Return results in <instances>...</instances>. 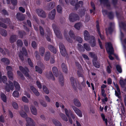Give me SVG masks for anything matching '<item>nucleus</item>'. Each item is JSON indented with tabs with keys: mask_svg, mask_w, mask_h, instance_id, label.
I'll list each match as a JSON object with an SVG mask.
<instances>
[{
	"mask_svg": "<svg viewBox=\"0 0 126 126\" xmlns=\"http://www.w3.org/2000/svg\"><path fill=\"white\" fill-rule=\"evenodd\" d=\"M52 71L54 75L56 77H57L59 74V80L60 83L62 86L63 84V75L61 73L58 72L57 68L56 67H54L52 69Z\"/></svg>",
	"mask_w": 126,
	"mask_h": 126,
	"instance_id": "obj_1",
	"label": "nucleus"
},
{
	"mask_svg": "<svg viewBox=\"0 0 126 126\" xmlns=\"http://www.w3.org/2000/svg\"><path fill=\"white\" fill-rule=\"evenodd\" d=\"M105 47L108 53L109 54V57L111 60H113V58L111 55L113 54V49L111 44L110 43H107L106 44Z\"/></svg>",
	"mask_w": 126,
	"mask_h": 126,
	"instance_id": "obj_2",
	"label": "nucleus"
},
{
	"mask_svg": "<svg viewBox=\"0 0 126 126\" xmlns=\"http://www.w3.org/2000/svg\"><path fill=\"white\" fill-rule=\"evenodd\" d=\"M70 82L71 85L73 88L75 90L78 88L81 90V87L78 81H76L73 77L70 78Z\"/></svg>",
	"mask_w": 126,
	"mask_h": 126,
	"instance_id": "obj_3",
	"label": "nucleus"
},
{
	"mask_svg": "<svg viewBox=\"0 0 126 126\" xmlns=\"http://www.w3.org/2000/svg\"><path fill=\"white\" fill-rule=\"evenodd\" d=\"M69 19L70 22H74L76 21L79 20V17L77 15L72 13L69 15Z\"/></svg>",
	"mask_w": 126,
	"mask_h": 126,
	"instance_id": "obj_4",
	"label": "nucleus"
},
{
	"mask_svg": "<svg viewBox=\"0 0 126 126\" xmlns=\"http://www.w3.org/2000/svg\"><path fill=\"white\" fill-rule=\"evenodd\" d=\"M19 68L20 70L23 72L27 78L30 79L31 78V77L28 73L29 71L27 68L25 67L24 68L21 66H19Z\"/></svg>",
	"mask_w": 126,
	"mask_h": 126,
	"instance_id": "obj_5",
	"label": "nucleus"
},
{
	"mask_svg": "<svg viewBox=\"0 0 126 126\" xmlns=\"http://www.w3.org/2000/svg\"><path fill=\"white\" fill-rule=\"evenodd\" d=\"M119 27L120 28V39L122 41L123 37L124 36L121 30L122 29H123L124 30H125L126 31V25L125 23L123 22H119Z\"/></svg>",
	"mask_w": 126,
	"mask_h": 126,
	"instance_id": "obj_6",
	"label": "nucleus"
},
{
	"mask_svg": "<svg viewBox=\"0 0 126 126\" xmlns=\"http://www.w3.org/2000/svg\"><path fill=\"white\" fill-rule=\"evenodd\" d=\"M52 27L56 36L58 38H60L62 35L60 31L59 30L58 27L55 24L52 25Z\"/></svg>",
	"mask_w": 126,
	"mask_h": 126,
	"instance_id": "obj_7",
	"label": "nucleus"
},
{
	"mask_svg": "<svg viewBox=\"0 0 126 126\" xmlns=\"http://www.w3.org/2000/svg\"><path fill=\"white\" fill-rule=\"evenodd\" d=\"M14 88V87L12 82L10 81H9V84H6L5 89L7 92H9L10 91V89L11 90H13Z\"/></svg>",
	"mask_w": 126,
	"mask_h": 126,
	"instance_id": "obj_8",
	"label": "nucleus"
},
{
	"mask_svg": "<svg viewBox=\"0 0 126 126\" xmlns=\"http://www.w3.org/2000/svg\"><path fill=\"white\" fill-rule=\"evenodd\" d=\"M36 12L39 16L44 18L46 17V14L43 10L40 9H38L36 10Z\"/></svg>",
	"mask_w": 126,
	"mask_h": 126,
	"instance_id": "obj_9",
	"label": "nucleus"
},
{
	"mask_svg": "<svg viewBox=\"0 0 126 126\" xmlns=\"http://www.w3.org/2000/svg\"><path fill=\"white\" fill-rule=\"evenodd\" d=\"M59 46L61 54L63 56H65L66 54V52L64 46L62 43H60Z\"/></svg>",
	"mask_w": 126,
	"mask_h": 126,
	"instance_id": "obj_10",
	"label": "nucleus"
},
{
	"mask_svg": "<svg viewBox=\"0 0 126 126\" xmlns=\"http://www.w3.org/2000/svg\"><path fill=\"white\" fill-rule=\"evenodd\" d=\"M89 55L90 56L93 58V61L94 65L97 67H98L99 65L98 63L97 64V65H95L96 62L95 61L97 60V57L95 55L94 53L91 52L89 53Z\"/></svg>",
	"mask_w": 126,
	"mask_h": 126,
	"instance_id": "obj_11",
	"label": "nucleus"
},
{
	"mask_svg": "<svg viewBox=\"0 0 126 126\" xmlns=\"http://www.w3.org/2000/svg\"><path fill=\"white\" fill-rule=\"evenodd\" d=\"M26 119L27 122L26 126H35V123L32 119L27 117Z\"/></svg>",
	"mask_w": 126,
	"mask_h": 126,
	"instance_id": "obj_12",
	"label": "nucleus"
},
{
	"mask_svg": "<svg viewBox=\"0 0 126 126\" xmlns=\"http://www.w3.org/2000/svg\"><path fill=\"white\" fill-rule=\"evenodd\" d=\"M114 23H110V27L106 29V33L107 34L112 32L114 29Z\"/></svg>",
	"mask_w": 126,
	"mask_h": 126,
	"instance_id": "obj_13",
	"label": "nucleus"
},
{
	"mask_svg": "<svg viewBox=\"0 0 126 126\" xmlns=\"http://www.w3.org/2000/svg\"><path fill=\"white\" fill-rule=\"evenodd\" d=\"M72 108L76 113L79 117H81L83 115L82 112L79 109L74 106H72Z\"/></svg>",
	"mask_w": 126,
	"mask_h": 126,
	"instance_id": "obj_14",
	"label": "nucleus"
},
{
	"mask_svg": "<svg viewBox=\"0 0 126 126\" xmlns=\"http://www.w3.org/2000/svg\"><path fill=\"white\" fill-rule=\"evenodd\" d=\"M89 43L92 47H94L96 46V42L95 38L93 36H91L89 39Z\"/></svg>",
	"mask_w": 126,
	"mask_h": 126,
	"instance_id": "obj_15",
	"label": "nucleus"
},
{
	"mask_svg": "<svg viewBox=\"0 0 126 126\" xmlns=\"http://www.w3.org/2000/svg\"><path fill=\"white\" fill-rule=\"evenodd\" d=\"M114 85L115 87L116 88L117 91H115V94L116 96H117L119 99L121 98V96L120 95L121 93L119 88L117 84H115L114 83Z\"/></svg>",
	"mask_w": 126,
	"mask_h": 126,
	"instance_id": "obj_16",
	"label": "nucleus"
},
{
	"mask_svg": "<svg viewBox=\"0 0 126 126\" xmlns=\"http://www.w3.org/2000/svg\"><path fill=\"white\" fill-rule=\"evenodd\" d=\"M84 40L86 41H88L91 38V36H90L89 32L86 30H85L84 32Z\"/></svg>",
	"mask_w": 126,
	"mask_h": 126,
	"instance_id": "obj_17",
	"label": "nucleus"
},
{
	"mask_svg": "<svg viewBox=\"0 0 126 126\" xmlns=\"http://www.w3.org/2000/svg\"><path fill=\"white\" fill-rule=\"evenodd\" d=\"M22 50L23 53L21 51V53L19 54V56L22 61H23L24 60V58L23 56V54H24L25 55H27V51L25 48L24 47H22Z\"/></svg>",
	"mask_w": 126,
	"mask_h": 126,
	"instance_id": "obj_18",
	"label": "nucleus"
},
{
	"mask_svg": "<svg viewBox=\"0 0 126 126\" xmlns=\"http://www.w3.org/2000/svg\"><path fill=\"white\" fill-rule=\"evenodd\" d=\"M102 12L104 15H108L109 18L110 19H112L113 17V14L112 12H109L108 13L107 11L106 10H103Z\"/></svg>",
	"mask_w": 126,
	"mask_h": 126,
	"instance_id": "obj_19",
	"label": "nucleus"
},
{
	"mask_svg": "<svg viewBox=\"0 0 126 126\" xmlns=\"http://www.w3.org/2000/svg\"><path fill=\"white\" fill-rule=\"evenodd\" d=\"M31 111L33 114L36 115L37 114V110L35 107L33 106H31L30 107Z\"/></svg>",
	"mask_w": 126,
	"mask_h": 126,
	"instance_id": "obj_20",
	"label": "nucleus"
},
{
	"mask_svg": "<svg viewBox=\"0 0 126 126\" xmlns=\"http://www.w3.org/2000/svg\"><path fill=\"white\" fill-rule=\"evenodd\" d=\"M56 11L55 9L52 11L48 15V17L51 19H54L55 14Z\"/></svg>",
	"mask_w": 126,
	"mask_h": 126,
	"instance_id": "obj_21",
	"label": "nucleus"
},
{
	"mask_svg": "<svg viewBox=\"0 0 126 126\" xmlns=\"http://www.w3.org/2000/svg\"><path fill=\"white\" fill-rule=\"evenodd\" d=\"M51 57L50 53L49 51H47L45 53L44 60L45 61H47L49 60Z\"/></svg>",
	"mask_w": 126,
	"mask_h": 126,
	"instance_id": "obj_22",
	"label": "nucleus"
},
{
	"mask_svg": "<svg viewBox=\"0 0 126 126\" xmlns=\"http://www.w3.org/2000/svg\"><path fill=\"white\" fill-rule=\"evenodd\" d=\"M55 3L54 2H51L48 3L47 6V9L48 10L54 8L55 6Z\"/></svg>",
	"mask_w": 126,
	"mask_h": 126,
	"instance_id": "obj_23",
	"label": "nucleus"
},
{
	"mask_svg": "<svg viewBox=\"0 0 126 126\" xmlns=\"http://www.w3.org/2000/svg\"><path fill=\"white\" fill-rule=\"evenodd\" d=\"M16 17L18 20L20 21L23 20L24 19L23 14L19 13L17 14Z\"/></svg>",
	"mask_w": 126,
	"mask_h": 126,
	"instance_id": "obj_24",
	"label": "nucleus"
},
{
	"mask_svg": "<svg viewBox=\"0 0 126 126\" xmlns=\"http://www.w3.org/2000/svg\"><path fill=\"white\" fill-rule=\"evenodd\" d=\"M30 88L31 90L32 91L35 95L37 96H39V95L40 94L38 91L33 86H31L30 87Z\"/></svg>",
	"mask_w": 126,
	"mask_h": 126,
	"instance_id": "obj_25",
	"label": "nucleus"
},
{
	"mask_svg": "<svg viewBox=\"0 0 126 126\" xmlns=\"http://www.w3.org/2000/svg\"><path fill=\"white\" fill-rule=\"evenodd\" d=\"M1 73L0 72V82H3L4 83H5L7 81V78L5 76L1 77Z\"/></svg>",
	"mask_w": 126,
	"mask_h": 126,
	"instance_id": "obj_26",
	"label": "nucleus"
},
{
	"mask_svg": "<svg viewBox=\"0 0 126 126\" xmlns=\"http://www.w3.org/2000/svg\"><path fill=\"white\" fill-rule=\"evenodd\" d=\"M97 24L96 25V27L97 29V31L98 32V33L101 39L103 40L104 38V37L102 35H101L100 34V29L98 24V21H97Z\"/></svg>",
	"mask_w": 126,
	"mask_h": 126,
	"instance_id": "obj_27",
	"label": "nucleus"
},
{
	"mask_svg": "<svg viewBox=\"0 0 126 126\" xmlns=\"http://www.w3.org/2000/svg\"><path fill=\"white\" fill-rule=\"evenodd\" d=\"M17 39L16 36L13 35L11 36L10 38V41L11 43H13L16 41Z\"/></svg>",
	"mask_w": 126,
	"mask_h": 126,
	"instance_id": "obj_28",
	"label": "nucleus"
},
{
	"mask_svg": "<svg viewBox=\"0 0 126 126\" xmlns=\"http://www.w3.org/2000/svg\"><path fill=\"white\" fill-rule=\"evenodd\" d=\"M1 62L4 64H8L10 63L9 60L5 58H3L1 60Z\"/></svg>",
	"mask_w": 126,
	"mask_h": 126,
	"instance_id": "obj_29",
	"label": "nucleus"
},
{
	"mask_svg": "<svg viewBox=\"0 0 126 126\" xmlns=\"http://www.w3.org/2000/svg\"><path fill=\"white\" fill-rule=\"evenodd\" d=\"M48 48L53 53H56L57 52L56 49L52 45H49L48 46Z\"/></svg>",
	"mask_w": 126,
	"mask_h": 126,
	"instance_id": "obj_30",
	"label": "nucleus"
},
{
	"mask_svg": "<svg viewBox=\"0 0 126 126\" xmlns=\"http://www.w3.org/2000/svg\"><path fill=\"white\" fill-rule=\"evenodd\" d=\"M65 114L69 118V123L71 124H72V120L71 118L70 117L69 114L68 110L66 108L65 109Z\"/></svg>",
	"mask_w": 126,
	"mask_h": 126,
	"instance_id": "obj_31",
	"label": "nucleus"
},
{
	"mask_svg": "<svg viewBox=\"0 0 126 126\" xmlns=\"http://www.w3.org/2000/svg\"><path fill=\"white\" fill-rule=\"evenodd\" d=\"M74 105L78 107H80L81 104L79 101L77 99L74 100Z\"/></svg>",
	"mask_w": 126,
	"mask_h": 126,
	"instance_id": "obj_32",
	"label": "nucleus"
},
{
	"mask_svg": "<svg viewBox=\"0 0 126 126\" xmlns=\"http://www.w3.org/2000/svg\"><path fill=\"white\" fill-rule=\"evenodd\" d=\"M82 24L80 23H76L74 25L75 28L78 30H79L80 28L83 26Z\"/></svg>",
	"mask_w": 126,
	"mask_h": 126,
	"instance_id": "obj_33",
	"label": "nucleus"
},
{
	"mask_svg": "<svg viewBox=\"0 0 126 126\" xmlns=\"http://www.w3.org/2000/svg\"><path fill=\"white\" fill-rule=\"evenodd\" d=\"M20 116L22 117L26 118L27 117V114L23 110H20L19 111Z\"/></svg>",
	"mask_w": 126,
	"mask_h": 126,
	"instance_id": "obj_34",
	"label": "nucleus"
},
{
	"mask_svg": "<svg viewBox=\"0 0 126 126\" xmlns=\"http://www.w3.org/2000/svg\"><path fill=\"white\" fill-rule=\"evenodd\" d=\"M0 33L3 36H6L7 35V33L6 31L2 29H0Z\"/></svg>",
	"mask_w": 126,
	"mask_h": 126,
	"instance_id": "obj_35",
	"label": "nucleus"
},
{
	"mask_svg": "<svg viewBox=\"0 0 126 126\" xmlns=\"http://www.w3.org/2000/svg\"><path fill=\"white\" fill-rule=\"evenodd\" d=\"M47 77L49 79L53 80H55L54 78L53 77L52 73L51 72H49L47 76Z\"/></svg>",
	"mask_w": 126,
	"mask_h": 126,
	"instance_id": "obj_36",
	"label": "nucleus"
},
{
	"mask_svg": "<svg viewBox=\"0 0 126 126\" xmlns=\"http://www.w3.org/2000/svg\"><path fill=\"white\" fill-rule=\"evenodd\" d=\"M52 122L55 126H62L61 123L59 121L54 120L52 121Z\"/></svg>",
	"mask_w": 126,
	"mask_h": 126,
	"instance_id": "obj_37",
	"label": "nucleus"
},
{
	"mask_svg": "<svg viewBox=\"0 0 126 126\" xmlns=\"http://www.w3.org/2000/svg\"><path fill=\"white\" fill-rule=\"evenodd\" d=\"M11 1L12 3L13 6L12 7L11 6L10 8L11 9H13L15 8V6L17 4V0H11Z\"/></svg>",
	"mask_w": 126,
	"mask_h": 126,
	"instance_id": "obj_38",
	"label": "nucleus"
},
{
	"mask_svg": "<svg viewBox=\"0 0 126 126\" xmlns=\"http://www.w3.org/2000/svg\"><path fill=\"white\" fill-rule=\"evenodd\" d=\"M39 52L40 55L43 56L45 52V49L43 47H41L39 48Z\"/></svg>",
	"mask_w": 126,
	"mask_h": 126,
	"instance_id": "obj_39",
	"label": "nucleus"
},
{
	"mask_svg": "<svg viewBox=\"0 0 126 126\" xmlns=\"http://www.w3.org/2000/svg\"><path fill=\"white\" fill-rule=\"evenodd\" d=\"M14 83L16 89L19 90L20 89V87L19 83L15 81H14Z\"/></svg>",
	"mask_w": 126,
	"mask_h": 126,
	"instance_id": "obj_40",
	"label": "nucleus"
},
{
	"mask_svg": "<svg viewBox=\"0 0 126 126\" xmlns=\"http://www.w3.org/2000/svg\"><path fill=\"white\" fill-rule=\"evenodd\" d=\"M8 77L9 79L11 80H13V74L11 71L7 72Z\"/></svg>",
	"mask_w": 126,
	"mask_h": 126,
	"instance_id": "obj_41",
	"label": "nucleus"
},
{
	"mask_svg": "<svg viewBox=\"0 0 126 126\" xmlns=\"http://www.w3.org/2000/svg\"><path fill=\"white\" fill-rule=\"evenodd\" d=\"M100 1L101 4H103L107 6H109L108 0H100Z\"/></svg>",
	"mask_w": 126,
	"mask_h": 126,
	"instance_id": "obj_42",
	"label": "nucleus"
},
{
	"mask_svg": "<svg viewBox=\"0 0 126 126\" xmlns=\"http://www.w3.org/2000/svg\"><path fill=\"white\" fill-rule=\"evenodd\" d=\"M83 2L82 1H79L77 4L75 5L76 8L77 9L79 7H82L83 5Z\"/></svg>",
	"mask_w": 126,
	"mask_h": 126,
	"instance_id": "obj_43",
	"label": "nucleus"
},
{
	"mask_svg": "<svg viewBox=\"0 0 126 126\" xmlns=\"http://www.w3.org/2000/svg\"><path fill=\"white\" fill-rule=\"evenodd\" d=\"M60 115L62 119L63 120L66 122H67L68 121V119L65 115L62 113H60Z\"/></svg>",
	"mask_w": 126,
	"mask_h": 126,
	"instance_id": "obj_44",
	"label": "nucleus"
},
{
	"mask_svg": "<svg viewBox=\"0 0 126 126\" xmlns=\"http://www.w3.org/2000/svg\"><path fill=\"white\" fill-rule=\"evenodd\" d=\"M57 10L58 13H61L62 12V8L61 5H58L57 7Z\"/></svg>",
	"mask_w": 126,
	"mask_h": 126,
	"instance_id": "obj_45",
	"label": "nucleus"
},
{
	"mask_svg": "<svg viewBox=\"0 0 126 126\" xmlns=\"http://www.w3.org/2000/svg\"><path fill=\"white\" fill-rule=\"evenodd\" d=\"M120 83L122 87H124L125 85H126V79L124 80H120Z\"/></svg>",
	"mask_w": 126,
	"mask_h": 126,
	"instance_id": "obj_46",
	"label": "nucleus"
},
{
	"mask_svg": "<svg viewBox=\"0 0 126 126\" xmlns=\"http://www.w3.org/2000/svg\"><path fill=\"white\" fill-rule=\"evenodd\" d=\"M62 67L63 71L65 73H66L67 72V70L66 65L64 63H62Z\"/></svg>",
	"mask_w": 126,
	"mask_h": 126,
	"instance_id": "obj_47",
	"label": "nucleus"
},
{
	"mask_svg": "<svg viewBox=\"0 0 126 126\" xmlns=\"http://www.w3.org/2000/svg\"><path fill=\"white\" fill-rule=\"evenodd\" d=\"M83 46L85 49L87 51H89L91 50V48L89 44L87 43L84 44Z\"/></svg>",
	"mask_w": 126,
	"mask_h": 126,
	"instance_id": "obj_48",
	"label": "nucleus"
},
{
	"mask_svg": "<svg viewBox=\"0 0 126 126\" xmlns=\"http://www.w3.org/2000/svg\"><path fill=\"white\" fill-rule=\"evenodd\" d=\"M0 20L4 23H8L10 24V20L9 18H7L5 19H3L2 18H0Z\"/></svg>",
	"mask_w": 126,
	"mask_h": 126,
	"instance_id": "obj_49",
	"label": "nucleus"
},
{
	"mask_svg": "<svg viewBox=\"0 0 126 126\" xmlns=\"http://www.w3.org/2000/svg\"><path fill=\"white\" fill-rule=\"evenodd\" d=\"M1 97L2 100L4 102L6 101V95L3 93H2L1 95Z\"/></svg>",
	"mask_w": 126,
	"mask_h": 126,
	"instance_id": "obj_50",
	"label": "nucleus"
},
{
	"mask_svg": "<svg viewBox=\"0 0 126 126\" xmlns=\"http://www.w3.org/2000/svg\"><path fill=\"white\" fill-rule=\"evenodd\" d=\"M101 116L103 120V121L105 122L106 124V125H108V120L107 119H105V116L102 113L101 114Z\"/></svg>",
	"mask_w": 126,
	"mask_h": 126,
	"instance_id": "obj_51",
	"label": "nucleus"
},
{
	"mask_svg": "<svg viewBox=\"0 0 126 126\" xmlns=\"http://www.w3.org/2000/svg\"><path fill=\"white\" fill-rule=\"evenodd\" d=\"M12 106L13 108L16 109H17L18 108V105L17 103L15 102H13Z\"/></svg>",
	"mask_w": 126,
	"mask_h": 126,
	"instance_id": "obj_52",
	"label": "nucleus"
},
{
	"mask_svg": "<svg viewBox=\"0 0 126 126\" xmlns=\"http://www.w3.org/2000/svg\"><path fill=\"white\" fill-rule=\"evenodd\" d=\"M19 95V93L18 92L16 91H14L13 94V96L17 97Z\"/></svg>",
	"mask_w": 126,
	"mask_h": 126,
	"instance_id": "obj_53",
	"label": "nucleus"
},
{
	"mask_svg": "<svg viewBox=\"0 0 126 126\" xmlns=\"http://www.w3.org/2000/svg\"><path fill=\"white\" fill-rule=\"evenodd\" d=\"M22 100L26 103L29 102V100L25 96H23L22 98Z\"/></svg>",
	"mask_w": 126,
	"mask_h": 126,
	"instance_id": "obj_54",
	"label": "nucleus"
},
{
	"mask_svg": "<svg viewBox=\"0 0 126 126\" xmlns=\"http://www.w3.org/2000/svg\"><path fill=\"white\" fill-rule=\"evenodd\" d=\"M116 68L117 71L120 73L122 72V70L121 67L119 65H117L116 66Z\"/></svg>",
	"mask_w": 126,
	"mask_h": 126,
	"instance_id": "obj_55",
	"label": "nucleus"
},
{
	"mask_svg": "<svg viewBox=\"0 0 126 126\" xmlns=\"http://www.w3.org/2000/svg\"><path fill=\"white\" fill-rule=\"evenodd\" d=\"M23 44V42L20 40H18L17 41V45L18 46L21 47Z\"/></svg>",
	"mask_w": 126,
	"mask_h": 126,
	"instance_id": "obj_56",
	"label": "nucleus"
},
{
	"mask_svg": "<svg viewBox=\"0 0 126 126\" xmlns=\"http://www.w3.org/2000/svg\"><path fill=\"white\" fill-rule=\"evenodd\" d=\"M24 109L25 111L28 112L29 111V109L28 106L25 105L24 106Z\"/></svg>",
	"mask_w": 126,
	"mask_h": 126,
	"instance_id": "obj_57",
	"label": "nucleus"
},
{
	"mask_svg": "<svg viewBox=\"0 0 126 126\" xmlns=\"http://www.w3.org/2000/svg\"><path fill=\"white\" fill-rule=\"evenodd\" d=\"M34 54L35 57L37 60H39L40 58V56L39 55L37 51H35V52Z\"/></svg>",
	"mask_w": 126,
	"mask_h": 126,
	"instance_id": "obj_58",
	"label": "nucleus"
},
{
	"mask_svg": "<svg viewBox=\"0 0 126 126\" xmlns=\"http://www.w3.org/2000/svg\"><path fill=\"white\" fill-rule=\"evenodd\" d=\"M35 68L36 71H37L38 73L40 74L42 73V70L39 68L37 66H36Z\"/></svg>",
	"mask_w": 126,
	"mask_h": 126,
	"instance_id": "obj_59",
	"label": "nucleus"
},
{
	"mask_svg": "<svg viewBox=\"0 0 126 126\" xmlns=\"http://www.w3.org/2000/svg\"><path fill=\"white\" fill-rule=\"evenodd\" d=\"M17 74L19 75L22 79H24V78L23 75L21 74L19 71H17Z\"/></svg>",
	"mask_w": 126,
	"mask_h": 126,
	"instance_id": "obj_60",
	"label": "nucleus"
},
{
	"mask_svg": "<svg viewBox=\"0 0 126 126\" xmlns=\"http://www.w3.org/2000/svg\"><path fill=\"white\" fill-rule=\"evenodd\" d=\"M43 91L47 94H48L49 93V91L48 90L47 88L45 86H43Z\"/></svg>",
	"mask_w": 126,
	"mask_h": 126,
	"instance_id": "obj_61",
	"label": "nucleus"
},
{
	"mask_svg": "<svg viewBox=\"0 0 126 126\" xmlns=\"http://www.w3.org/2000/svg\"><path fill=\"white\" fill-rule=\"evenodd\" d=\"M69 114H70L72 118L73 119H74L75 118V115H74L72 112L70 110L68 111Z\"/></svg>",
	"mask_w": 126,
	"mask_h": 126,
	"instance_id": "obj_62",
	"label": "nucleus"
},
{
	"mask_svg": "<svg viewBox=\"0 0 126 126\" xmlns=\"http://www.w3.org/2000/svg\"><path fill=\"white\" fill-rule=\"evenodd\" d=\"M40 103L41 104L43 107H46L47 106V104L43 100H41L40 101Z\"/></svg>",
	"mask_w": 126,
	"mask_h": 126,
	"instance_id": "obj_63",
	"label": "nucleus"
},
{
	"mask_svg": "<svg viewBox=\"0 0 126 126\" xmlns=\"http://www.w3.org/2000/svg\"><path fill=\"white\" fill-rule=\"evenodd\" d=\"M69 35L71 37L73 38L74 39H75V38L74 37V34L73 32L71 30H70V31L69 32Z\"/></svg>",
	"mask_w": 126,
	"mask_h": 126,
	"instance_id": "obj_64",
	"label": "nucleus"
}]
</instances>
